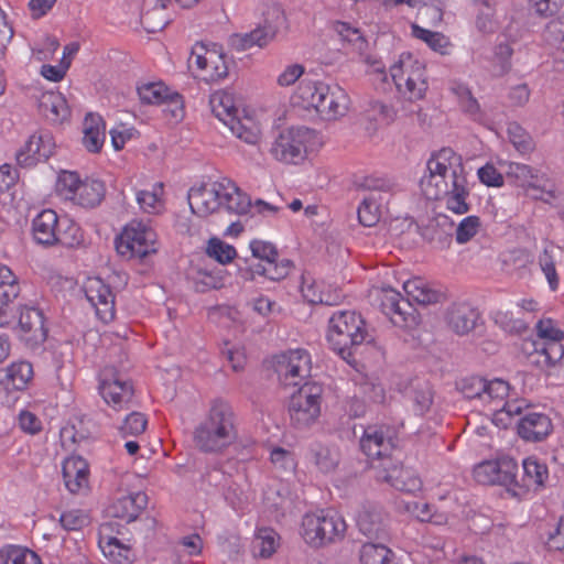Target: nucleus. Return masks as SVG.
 <instances>
[{"label": "nucleus", "instance_id": "423d86ee", "mask_svg": "<svg viewBox=\"0 0 564 564\" xmlns=\"http://www.w3.org/2000/svg\"><path fill=\"white\" fill-rule=\"evenodd\" d=\"M346 523L334 510L306 513L302 520V535L306 543L318 547L344 536Z\"/></svg>", "mask_w": 564, "mask_h": 564}, {"label": "nucleus", "instance_id": "bb28decb", "mask_svg": "<svg viewBox=\"0 0 564 564\" xmlns=\"http://www.w3.org/2000/svg\"><path fill=\"white\" fill-rule=\"evenodd\" d=\"M63 478L67 490L72 494H82L88 489L89 467L79 456H72L64 460Z\"/></svg>", "mask_w": 564, "mask_h": 564}, {"label": "nucleus", "instance_id": "a211bd4d", "mask_svg": "<svg viewBox=\"0 0 564 564\" xmlns=\"http://www.w3.org/2000/svg\"><path fill=\"white\" fill-rule=\"evenodd\" d=\"M377 299L382 313L390 318L394 326L405 328L415 324L416 317L411 303L404 301L398 291L391 288L381 289Z\"/></svg>", "mask_w": 564, "mask_h": 564}, {"label": "nucleus", "instance_id": "f257e3e1", "mask_svg": "<svg viewBox=\"0 0 564 564\" xmlns=\"http://www.w3.org/2000/svg\"><path fill=\"white\" fill-rule=\"evenodd\" d=\"M188 203L193 214L198 217L225 209L235 215L275 214L278 208L262 199L251 203L250 197L242 192L231 180L220 178L198 188H191Z\"/></svg>", "mask_w": 564, "mask_h": 564}, {"label": "nucleus", "instance_id": "4c0bfd02", "mask_svg": "<svg viewBox=\"0 0 564 564\" xmlns=\"http://www.w3.org/2000/svg\"><path fill=\"white\" fill-rule=\"evenodd\" d=\"M164 185L158 182L151 186L150 189H139L135 193V198L139 207L147 214H160L164 209Z\"/></svg>", "mask_w": 564, "mask_h": 564}, {"label": "nucleus", "instance_id": "39448f33", "mask_svg": "<svg viewBox=\"0 0 564 564\" xmlns=\"http://www.w3.org/2000/svg\"><path fill=\"white\" fill-rule=\"evenodd\" d=\"M390 75L398 91L409 100H420L425 96V66L410 53L400 55L399 61L390 67Z\"/></svg>", "mask_w": 564, "mask_h": 564}, {"label": "nucleus", "instance_id": "f704fd0d", "mask_svg": "<svg viewBox=\"0 0 564 564\" xmlns=\"http://www.w3.org/2000/svg\"><path fill=\"white\" fill-rule=\"evenodd\" d=\"M403 290L409 297V302L413 301L422 305L437 303L442 297L441 292L421 278H414L404 282Z\"/></svg>", "mask_w": 564, "mask_h": 564}, {"label": "nucleus", "instance_id": "72a5a7b5", "mask_svg": "<svg viewBox=\"0 0 564 564\" xmlns=\"http://www.w3.org/2000/svg\"><path fill=\"white\" fill-rule=\"evenodd\" d=\"M83 144L87 151L98 153L106 139V127L99 115L88 113L83 122Z\"/></svg>", "mask_w": 564, "mask_h": 564}, {"label": "nucleus", "instance_id": "cd10ccee", "mask_svg": "<svg viewBox=\"0 0 564 564\" xmlns=\"http://www.w3.org/2000/svg\"><path fill=\"white\" fill-rule=\"evenodd\" d=\"M359 531L370 539H382L388 536V517L378 507H364L357 516Z\"/></svg>", "mask_w": 564, "mask_h": 564}, {"label": "nucleus", "instance_id": "f8f14e48", "mask_svg": "<svg viewBox=\"0 0 564 564\" xmlns=\"http://www.w3.org/2000/svg\"><path fill=\"white\" fill-rule=\"evenodd\" d=\"M395 431L388 425H369L360 437V448L373 464L384 459H392L395 451Z\"/></svg>", "mask_w": 564, "mask_h": 564}, {"label": "nucleus", "instance_id": "69168bd1", "mask_svg": "<svg viewBox=\"0 0 564 564\" xmlns=\"http://www.w3.org/2000/svg\"><path fill=\"white\" fill-rule=\"evenodd\" d=\"M147 424L148 420L144 414L132 412L124 419L123 424L120 426V432L123 436H138L145 431Z\"/></svg>", "mask_w": 564, "mask_h": 564}, {"label": "nucleus", "instance_id": "09e8293b", "mask_svg": "<svg viewBox=\"0 0 564 564\" xmlns=\"http://www.w3.org/2000/svg\"><path fill=\"white\" fill-rule=\"evenodd\" d=\"M171 94L169 88L161 82L147 83L138 87L140 100L148 105H161Z\"/></svg>", "mask_w": 564, "mask_h": 564}, {"label": "nucleus", "instance_id": "4468645a", "mask_svg": "<svg viewBox=\"0 0 564 564\" xmlns=\"http://www.w3.org/2000/svg\"><path fill=\"white\" fill-rule=\"evenodd\" d=\"M311 356L305 349H293L276 357L275 371L284 386H297L310 377Z\"/></svg>", "mask_w": 564, "mask_h": 564}, {"label": "nucleus", "instance_id": "0eeeda50", "mask_svg": "<svg viewBox=\"0 0 564 564\" xmlns=\"http://www.w3.org/2000/svg\"><path fill=\"white\" fill-rule=\"evenodd\" d=\"M115 245L122 258L142 259L158 251V237L150 226L132 220L117 236Z\"/></svg>", "mask_w": 564, "mask_h": 564}, {"label": "nucleus", "instance_id": "393cba45", "mask_svg": "<svg viewBox=\"0 0 564 564\" xmlns=\"http://www.w3.org/2000/svg\"><path fill=\"white\" fill-rule=\"evenodd\" d=\"M19 329L21 337L26 343L33 346L44 343L47 337V328L42 311L35 307H22L19 315Z\"/></svg>", "mask_w": 564, "mask_h": 564}, {"label": "nucleus", "instance_id": "58836bf2", "mask_svg": "<svg viewBox=\"0 0 564 564\" xmlns=\"http://www.w3.org/2000/svg\"><path fill=\"white\" fill-rule=\"evenodd\" d=\"M230 131L248 144H257L260 139V127L249 116L231 118L226 124Z\"/></svg>", "mask_w": 564, "mask_h": 564}, {"label": "nucleus", "instance_id": "6ab92c4d", "mask_svg": "<svg viewBox=\"0 0 564 564\" xmlns=\"http://www.w3.org/2000/svg\"><path fill=\"white\" fill-rule=\"evenodd\" d=\"M204 75L206 82H217L228 74V66L225 55L216 45L207 47L204 43H196L192 50L191 57Z\"/></svg>", "mask_w": 564, "mask_h": 564}, {"label": "nucleus", "instance_id": "c756f323", "mask_svg": "<svg viewBox=\"0 0 564 564\" xmlns=\"http://www.w3.org/2000/svg\"><path fill=\"white\" fill-rule=\"evenodd\" d=\"M478 319L479 313L468 303H455L446 313L447 325L457 335H466L471 332Z\"/></svg>", "mask_w": 564, "mask_h": 564}, {"label": "nucleus", "instance_id": "5701e85b", "mask_svg": "<svg viewBox=\"0 0 564 564\" xmlns=\"http://www.w3.org/2000/svg\"><path fill=\"white\" fill-rule=\"evenodd\" d=\"M336 32L351 47V51L359 55L362 63L369 65L373 73L383 75L382 79L386 80L384 65L368 52L369 44L358 29L350 26L348 23L338 22Z\"/></svg>", "mask_w": 564, "mask_h": 564}, {"label": "nucleus", "instance_id": "052dcab7", "mask_svg": "<svg viewBox=\"0 0 564 564\" xmlns=\"http://www.w3.org/2000/svg\"><path fill=\"white\" fill-rule=\"evenodd\" d=\"M366 116L369 120L382 124L391 123L395 118V110L381 101L372 100L368 104Z\"/></svg>", "mask_w": 564, "mask_h": 564}, {"label": "nucleus", "instance_id": "7c9ffc66", "mask_svg": "<svg viewBox=\"0 0 564 564\" xmlns=\"http://www.w3.org/2000/svg\"><path fill=\"white\" fill-rule=\"evenodd\" d=\"M552 432V422L546 414L531 412L518 423L519 436L528 442H540Z\"/></svg>", "mask_w": 564, "mask_h": 564}, {"label": "nucleus", "instance_id": "9d476101", "mask_svg": "<svg viewBox=\"0 0 564 564\" xmlns=\"http://www.w3.org/2000/svg\"><path fill=\"white\" fill-rule=\"evenodd\" d=\"M250 250L252 256L262 263L257 264L251 272L246 271L243 274L246 279H252L254 274H259L279 281L288 276L293 268L289 259L279 260V252L271 242L254 239L250 242Z\"/></svg>", "mask_w": 564, "mask_h": 564}, {"label": "nucleus", "instance_id": "1a4fd4ad", "mask_svg": "<svg viewBox=\"0 0 564 564\" xmlns=\"http://www.w3.org/2000/svg\"><path fill=\"white\" fill-rule=\"evenodd\" d=\"M284 23V14L280 7H271L264 20L256 29L247 33H236L229 37V45L238 51H247L254 46L264 47L275 37L280 26Z\"/></svg>", "mask_w": 564, "mask_h": 564}, {"label": "nucleus", "instance_id": "0e129e2a", "mask_svg": "<svg viewBox=\"0 0 564 564\" xmlns=\"http://www.w3.org/2000/svg\"><path fill=\"white\" fill-rule=\"evenodd\" d=\"M486 388V379L481 377H468L462 380L460 391L466 399L479 400L482 402V397Z\"/></svg>", "mask_w": 564, "mask_h": 564}, {"label": "nucleus", "instance_id": "e2e57ef3", "mask_svg": "<svg viewBox=\"0 0 564 564\" xmlns=\"http://www.w3.org/2000/svg\"><path fill=\"white\" fill-rule=\"evenodd\" d=\"M481 226L480 218L477 216L465 217L456 228V241L464 245L471 240L479 231Z\"/></svg>", "mask_w": 564, "mask_h": 564}, {"label": "nucleus", "instance_id": "e433bc0d", "mask_svg": "<svg viewBox=\"0 0 564 564\" xmlns=\"http://www.w3.org/2000/svg\"><path fill=\"white\" fill-rule=\"evenodd\" d=\"M278 546V533L271 528H259L251 542V552L254 557L269 558Z\"/></svg>", "mask_w": 564, "mask_h": 564}, {"label": "nucleus", "instance_id": "338daca9", "mask_svg": "<svg viewBox=\"0 0 564 564\" xmlns=\"http://www.w3.org/2000/svg\"><path fill=\"white\" fill-rule=\"evenodd\" d=\"M549 550L562 551L564 549V517L550 524L545 536Z\"/></svg>", "mask_w": 564, "mask_h": 564}, {"label": "nucleus", "instance_id": "b1692460", "mask_svg": "<svg viewBox=\"0 0 564 564\" xmlns=\"http://www.w3.org/2000/svg\"><path fill=\"white\" fill-rule=\"evenodd\" d=\"M322 94L319 95L318 113L326 120H336L347 113L349 108V96L338 85L329 86L321 83Z\"/></svg>", "mask_w": 564, "mask_h": 564}, {"label": "nucleus", "instance_id": "4be33fe9", "mask_svg": "<svg viewBox=\"0 0 564 564\" xmlns=\"http://www.w3.org/2000/svg\"><path fill=\"white\" fill-rule=\"evenodd\" d=\"M99 393L105 402L116 411L129 409L134 395V389L129 380L119 376L107 378L102 376L99 383Z\"/></svg>", "mask_w": 564, "mask_h": 564}, {"label": "nucleus", "instance_id": "7ed1b4c3", "mask_svg": "<svg viewBox=\"0 0 564 564\" xmlns=\"http://www.w3.org/2000/svg\"><path fill=\"white\" fill-rule=\"evenodd\" d=\"M365 319L355 311H337L328 322L327 340L344 360L351 362L355 350L371 341Z\"/></svg>", "mask_w": 564, "mask_h": 564}, {"label": "nucleus", "instance_id": "a878e982", "mask_svg": "<svg viewBox=\"0 0 564 564\" xmlns=\"http://www.w3.org/2000/svg\"><path fill=\"white\" fill-rule=\"evenodd\" d=\"M148 506V496L143 491L131 492L117 498L109 507L108 513L126 522L134 521Z\"/></svg>", "mask_w": 564, "mask_h": 564}, {"label": "nucleus", "instance_id": "473e14b6", "mask_svg": "<svg viewBox=\"0 0 564 564\" xmlns=\"http://www.w3.org/2000/svg\"><path fill=\"white\" fill-rule=\"evenodd\" d=\"M58 217L52 209L42 210L32 223V231L35 241L40 245L52 246L58 239Z\"/></svg>", "mask_w": 564, "mask_h": 564}, {"label": "nucleus", "instance_id": "2f4dec72", "mask_svg": "<svg viewBox=\"0 0 564 564\" xmlns=\"http://www.w3.org/2000/svg\"><path fill=\"white\" fill-rule=\"evenodd\" d=\"M40 113L50 122L61 123L70 113L65 97L57 91H45L37 97Z\"/></svg>", "mask_w": 564, "mask_h": 564}, {"label": "nucleus", "instance_id": "774afa93", "mask_svg": "<svg viewBox=\"0 0 564 564\" xmlns=\"http://www.w3.org/2000/svg\"><path fill=\"white\" fill-rule=\"evenodd\" d=\"M82 183L75 172H63L58 176L57 188L66 198L74 199Z\"/></svg>", "mask_w": 564, "mask_h": 564}, {"label": "nucleus", "instance_id": "f3484780", "mask_svg": "<svg viewBox=\"0 0 564 564\" xmlns=\"http://www.w3.org/2000/svg\"><path fill=\"white\" fill-rule=\"evenodd\" d=\"M516 470H518V465L514 459L509 457L485 460L474 468V478L482 485L498 484L509 491V487L514 484Z\"/></svg>", "mask_w": 564, "mask_h": 564}, {"label": "nucleus", "instance_id": "49530a36", "mask_svg": "<svg viewBox=\"0 0 564 564\" xmlns=\"http://www.w3.org/2000/svg\"><path fill=\"white\" fill-rule=\"evenodd\" d=\"M99 547L106 557L116 563H121L126 560L130 562L132 560L131 550L115 536L100 535Z\"/></svg>", "mask_w": 564, "mask_h": 564}, {"label": "nucleus", "instance_id": "6e6d98bb", "mask_svg": "<svg viewBox=\"0 0 564 564\" xmlns=\"http://www.w3.org/2000/svg\"><path fill=\"white\" fill-rule=\"evenodd\" d=\"M508 137L516 150L521 154L531 153L535 148L533 138L517 122L509 123Z\"/></svg>", "mask_w": 564, "mask_h": 564}, {"label": "nucleus", "instance_id": "6e6552de", "mask_svg": "<svg viewBox=\"0 0 564 564\" xmlns=\"http://www.w3.org/2000/svg\"><path fill=\"white\" fill-rule=\"evenodd\" d=\"M323 387L316 382H305L291 395L289 415L291 424L305 430L312 426L321 415Z\"/></svg>", "mask_w": 564, "mask_h": 564}, {"label": "nucleus", "instance_id": "2eb2a0df", "mask_svg": "<svg viewBox=\"0 0 564 564\" xmlns=\"http://www.w3.org/2000/svg\"><path fill=\"white\" fill-rule=\"evenodd\" d=\"M508 176L513 177L536 199L549 202L556 197L555 189L549 184L545 174L530 165L512 162L509 164Z\"/></svg>", "mask_w": 564, "mask_h": 564}, {"label": "nucleus", "instance_id": "13d9d810", "mask_svg": "<svg viewBox=\"0 0 564 564\" xmlns=\"http://www.w3.org/2000/svg\"><path fill=\"white\" fill-rule=\"evenodd\" d=\"M59 525L65 531H79L90 524L88 513L80 509L63 511L58 517Z\"/></svg>", "mask_w": 564, "mask_h": 564}, {"label": "nucleus", "instance_id": "f03ea898", "mask_svg": "<svg viewBox=\"0 0 564 564\" xmlns=\"http://www.w3.org/2000/svg\"><path fill=\"white\" fill-rule=\"evenodd\" d=\"M237 438L236 416L230 404L213 400L204 420L194 430V443L205 453H219Z\"/></svg>", "mask_w": 564, "mask_h": 564}, {"label": "nucleus", "instance_id": "ea45409f", "mask_svg": "<svg viewBox=\"0 0 564 564\" xmlns=\"http://www.w3.org/2000/svg\"><path fill=\"white\" fill-rule=\"evenodd\" d=\"M104 196V183L97 180H87L79 186L74 200L83 207L91 208L99 205Z\"/></svg>", "mask_w": 564, "mask_h": 564}, {"label": "nucleus", "instance_id": "603ef678", "mask_svg": "<svg viewBox=\"0 0 564 564\" xmlns=\"http://www.w3.org/2000/svg\"><path fill=\"white\" fill-rule=\"evenodd\" d=\"M412 35L424 41L432 50L441 54H446L449 46L448 39L440 33L423 29L416 24L412 25Z\"/></svg>", "mask_w": 564, "mask_h": 564}, {"label": "nucleus", "instance_id": "37998d69", "mask_svg": "<svg viewBox=\"0 0 564 564\" xmlns=\"http://www.w3.org/2000/svg\"><path fill=\"white\" fill-rule=\"evenodd\" d=\"M562 340L534 341L532 343L534 351L539 355L536 362L542 366L551 367L558 362L564 356Z\"/></svg>", "mask_w": 564, "mask_h": 564}, {"label": "nucleus", "instance_id": "a19ab883", "mask_svg": "<svg viewBox=\"0 0 564 564\" xmlns=\"http://www.w3.org/2000/svg\"><path fill=\"white\" fill-rule=\"evenodd\" d=\"M361 564H394L392 551L383 543H365L359 552Z\"/></svg>", "mask_w": 564, "mask_h": 564}, {"label": "nucleus", "instance_id": "bf43d9fd", "mask_svg": "<svg viewBox=\"0 0 564 564\" xmlns=\"http://www.w3.org/2000/svg\"><path fill=\"white\" fill-rule=\"evenodd\" d=\"M495 323L510 334H522L528 329V323L522 317H514L511 312L497 311L494 313Z\"/></svg>", "mask_w": 564, "mask_h": 564}, {"label": "nucleus", "instance_id": "864d4df0", "mask_svg": "<svg viewBox=\"0 0 564 564\" xmlns=\"http://www.w3.org/2000/svg\"><path fill=\"white\" fill-rule=\"evenodd\" d=\"M358 219L365 227H372L379 221L380 205L378 204V198L373 193L364 197L358 207Z\"/></svg>", "mask_w": 564, "mask_h": 564}, {"label": "nucleus", "instance_id": "c85d7f7f", "mask_svg": "<svg viewBox=\"0 0 564 564\" xmlns=\"http://www.w3.org/2000/svg\"><path fill=\"white\" fill-rule=\"evenodd\" d=\"M436 166L437 161L435 153H433L426 163V173L420 181V187L427 199L446 198L447 200L452 191L448 183L442 177L441 172L435 170Z\"/></svg>", "mask_w": 564, "mask_h": 564}, {"label": "nucleus", "instance_id": "c03bdc74", "mask_svg": "<svg viewBox=\"0 0 564 564\" xmlns=\"http://www.w3.org/2000/svg\"><path fill=\"white\" fill-rule=\"evenodd\" d=\"M311 456L316 467L326 474L335 470L339 463L338 451L322 444L312 446Z\"/></svg>", "mask_w": 564, "mask_h": 564}, {"label": "nucleus", "instance_id": "aec40b11", "mask_svg": "<svg viewBox=\"0 0 564 564\" xmlns=\"http://www.w3.org/2000/svg\"><path fill=\"white\" fill-rule=\"evenodd\" d=\"M84 292L101 322L109 323L115 318V295L108 284L100 278H88L84 284Z\"/></svg>", "mask_w": 564, "mask_h": 564}, {"label": "nucleus", "instance_id": "c9c22d12", "mask_svg": "<svg viewBox=\"0 0 564 564\" xmlns=\"http://www.w3.org/2000/svg\"><path fill=\"white\" fill-rule=\"evenodd\" d=\"M209 105L212 112L225 126L239 112L234 95L226 90H218L212 94L209 98Z\"/></svg>", "mask_w": 564, "mask_h": 564}, {"label": "nucleus", "instance_id": "9b49d317", "mask_svg": "<svg viewBox=\"0 0 564 564\" xmlns=\"http://www.w3.org/2000/svg\"><path fill=\"white\" fill-rule=\"evenodd\" d=\"M312 138L313 131L308 128H289L274 140L270 152L280 162L299 164L305 160L306 144Z\"/></svg>", "mask_w": 564, "mask_h": 564}, {"label": "nucleus", "instance_id": "de8ad7c7", "mask_svg": "<svg viewBox=\"0 0 564 564\" xmlns=\"http://www.w3.org/2000/svg\"><path fill=\"white\" fill-rule=\"evenodd\" d=\"M321 94V82H302L297 87L294 99L296 100V104L303 108H314L318 111L321 101L318 97Z\"/></svg>", "mask_w": 564, "mask_h": 564}, {"label": "nucleus", "instance_id": "8fccbe9b", "mask_svg": "<svg viewBox=\"0 0 564 564\" xmlns=\"http://www.w3.org/2000/svg\"><path fill=\"white\" fill-rule=\"evenodd\" d=\"M3 564H42L33 551L20 546H8L0 551Z\"/></svg>", "mask_w": 564, "mask_h": 564}, {"label": "nucleus", "instance_id": "dca6fc26", "mask_svg": "<svg viewBox=\"0 0 564 564\" xmlns=\"http://www.w3.org/2000/svg\"><path fill=\"white\" fill-rule=\"evenodd\" d=\"M549 479V468L545 463L534 456L527 457L522 462V475L519 478L514 471V484L509 487V492L517 498L524 497L530 491H539Z\"/></svg>", "mask_w": 564, "mask_h": 564}, {"label": "nucleus", "instance_id": "79ce46f5", "mask_svg": "<svg viewBox=\"0 0 564 564\" xmlns=\"http://www.w3.org/2000/svg\"><path fill=\"white\" fill-rule=\"evenodd\" d=\"M482 397V404L489 405L491 411L497 412L509 394V383L502 379L486 380V388Z\"/></svg>", "mask_w": 564, "mask_h": 564}, {"label": "nucleus", "instance_id": "3c124183", "mask_svg": "<svg viewBox=\"0 0 564 564\" xmlns=\"http://www.w3.org/2000/svg\"><path fill=\"white\" fill-rule=\"evenodd\" d=\"M478 13L476 28L481 33H492L497 29L495 20V0H477Z\"/></svg>", "mask_w": 564, "mask_h": 564}, {"label": "nucleus", "instance_id": "412c9836", "mask_svg": "<svg viewBox=\"0 0 564 564\" xmlns=\"http://www.w3.org/2000/svg\"><path fill=\"white\" fill-rule=\"evenodd\" d=\"M55 142L48 131L32 134L17 152V162L22 167H30L47 160L54 152Z\"/></svg>", "mask_w": 564, "mask_h": 564}, {"label": "nucleus", "instance_id": "5fc2aeb1", "mask_svg": "<svg viewBox=\"0 0 564 564\" xmlns=\"http://www.w3.org/2000/svg\"><path fill=\"white\" fill-rule=\"evenodd\" d=\"M206 253L220 264H228L237 257V251L234 246L216 237L208 240Z\"/></svg>", "mask_w": 564, "mask_h": 564}, {"label": "nucleus", "instance_id": "ddd939ff", "mask_svg": "<svg viewBox=\"0 0 564 564\" xmlns=\"http://www.w3.org/2000/svg\"><path fill=\"white\" fill-rule=\"evenodd\" d=\"M373 470L378 481L387 482L397 490L412 495L422 490L423 484L417 474L404 468L395 458L375 463Z\"/></svg>", "mask_w": 564, "mask_h": 564}, {"label": "nucleus", "instance_id": "a18cd8bd", "mask_svg": "<svg viewBox=\"0 0 564 564\" xmlns=\"http://www.w3.org/2000/svg\"><path fill=\"white\" fill-rule=\"evenodd\" d=\"M7 383L15 390H23L33 378V367L28 361L13 362L7 368Z\"/></svg>", "mask_w": 564, "mask_h": 564}, {"label": "nucleus", "instance_id": "4d7b16f0", "mask_svg": "<svg viewBox=\"0 0 564 564\" xmlns=\"http://www.w3.org/2000/svg\"><path fill=\"white\" fill-rule=\"evenodd\" d=\"M20 292L18 276L7 264L0 262V295L8 300H15Z\"/></svg>", "mask_w": 564, "mask_h": 564}, {"label": "nucleus", "instance_id": "20e7f679", "mask_svg": "<svg viewBox=\"0 0 564 564\" xmlns=\"http://www.w3.org/2000/svg\"><path fill=\"white\" fill-rule=\"evenodd\" d=\"M437 166L442 177L449 185L452 195L446 200V206L455 214L462 215L468 212L469 205L466 203L469 196L467 180L462 156L451 148H443L435 152Z\"/></svg>", "mask_w": 564, "mask_h": 564}, {"label": "nucleus", "instance_id": "680f3d73", "mask_svg": "<svg viewBox=\"0 0 564 564\" xmlns=\"http://www.w3.org/2000/svg\"><path fill=\"white\" fill-rule=\"evenodd\" d=\"M301 292L303 297L311 304H335V302L330 299V295L322 291L319 284H317L315 281L303 280Z\"/></svg>", "mask_w": 564, "mask_h": 564}]
</instances>
